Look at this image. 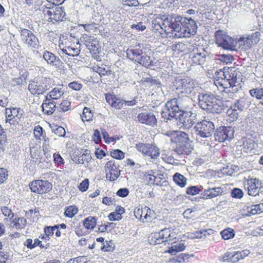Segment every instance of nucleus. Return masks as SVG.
<instances>
[{
    "label": "nucleus",
    "instance_id": "obj_1",
    "mask_svg": "<svg viewBox=\"0 0 263 263\" xmlns=\"http://www.w3.org/2000/svg\"><path fill=\"white\" fill-rule=\"evenodd\" d=\"M166 35L176 38L187 37L196 32L197 24L191 18L182 17L177 14L164 15Z\"/></svg>",
    "mask_w": 263,
    "mask_h": 263
},
{
    "label": "nucleus",
    "instance_id": "obj_2",
    "mask_svg": "<svg viewBox=\"0 0 263 263\" xmlns=\"http://www.w3.org/2000/svg\"><path fill=\"white\" fill-rule=\"evenodd\" d=\"M219 78L224 80L221 84L227 92L235 93L242 87L241 73L234 67L217 71Z\"/></svg>",
    "mask_w": 263,
    "mask_h": 263
},
{
    "label": "nucleus",
    "instance_id": "obj_3",
    "mask_svg": "<svg viewBox=\"0 0 263 263\" xmlns=\"http://www.w3.org/2000/svg\"><path fill=\"white\" fill-rule=\"evenodd\" d=\"M198 100L199 107L209 113L220 114L224 109L223 103L212 93H200Z\"/></svg>",
    "mask_w": 263,
    "mask_h": 263
},
{
    "label": "nucleus",
    "instance_id": "obj_4",
    "mask_svg": "<svg viewBox=\"0 0 263 263\" xmlns=\"http://www.w3.org/2000/svg\"><path fill=\"white\" fill-rule=\"evenodd\" d=\"M176 147L175 152L178 155H189L193 150V146L188 134L179 132L175 138Z\"/></svg>",
    "mask_w": 263,
    "mask_h": 263
},
{
    "label": "nucleus",
    "instance_id": "obj_5",
    "mask_svg": "<svg viewBox=\"0 0 263 263\" xmlns=\"http://www.w3.org/2000/svg\"><path fill=\"white\" fill-rule=\"evenodd\" d=\"M215 128L213 122L206 120L197 123L193 127L197 135L203 138H210L214 132Z\"/></svg>",
    "mask_w": 263,
    "mask_h": 263
},
{
    "label": "nucleus",
    "instance_id": "obj_6",
    "mask_svg": "<svg viewBox=\"0 0 263 263\" xmlns=\"http://www.w3.org/2000/svg\"><path fill=\"white\" fill-rule=\"evenodd\" d=\"M165 111L163 112V117H166L167 119L171 120L173 119L177 120V116L182 111L180 109L178 100L174 98L167 102L164 108Z\"/></svg>",
    "mask_w": 263,
    "mask_h": 263
},
{
    "label": "nucleus",
    "instance_id": "obj_7",
    "mask_svg": "<svg viewBox=\"0 0 263 263\" xmlns=\"http://www.w3.org/2000/svg\"><path fill=\"white\" fill-rule=\"evenodd\" d=\"M190 57L194 64L199 65H204L207 60L210 59L208 52L202 46L194 49Z\"/></svg>",
    "mask_w": 263,
    "mask_h": 263
},
{
    "label": "nucleus",
    "instance_id": "obj_8",
    "mask_svg": "<svg viewBox=\"0 0 263 263\" xmlns=\"http://www.w3.org/2000/svg\"><path fill=\"white\" fill-rule=\"evenodd\" d=\"M216 44L223 49L232 50L234 47V40L226 34L225 32L218 30L215 33Z\"/></svg>",
    "mask_w": 263,
    "mask_h": 263
},
{
    "label": "nucleus",
    "instance_id": "obj_9",
    "mask_svg": "<svg viewBox=\"0 0 263 263\" xmlns=\"http://www.w3.org/2000/svg\"><path fill=\"white\" fill-rule=\"evenodd\" d=\"M234 132V128L233 127L220 126L214 133L215 140L219 142H224L233 138Z\"/></svg>",
    "mask_w": 263,
    "mask_h": 263
},
{
    "label": "nucleus",
    "instance_id": "obj_10",
    "mask_svg": "<svg viewBox=\"0 0 263 263\" xmlns=\"http://www.w3.org/2000/svg\"><path fill=\"white\" fill-rule=\"evenodd\" d=\"M31 191L39 194L47 193L52 189V184L48 181L43 180H36L29 183Z\"/></svg>",
    "mask_w": 263,
    "mask_h": 263
},
{
    "label": "nucleus",
    "instance_id": "obj_11",
    "mask_svg": "<svg viewBox=\"0 0 263 263\" xmlns=\"http://www.w3.org/2000/svg\"><path fill=\"white\" fill-rule=\"evenodd\" d=\"M156 240L155 243L160 244L164 242H168L176 238L175 232H172L171 229L165 228L158 233H155L153 236Z\"/></svg>",
    "mask_w": 263,
    "mask_h": 263
},
{
    "label": "nucleus",
    "instance_id": "obj_12",
    "mask_svg": "<svg viewBox=\"0 0 263 263\" xmlns=\"http://www.w3.org/2000/svg\"><path fill=\"white\" fill-rule=\"evenodd\" d=\"M21 37L24 43L34 48H37L40 46L38 39L30 30L24 29L21 30Z\"/></svg>",
    "mask_w": 263,
    "mask_h": 263
},
{
    "label": "nucleus",
    "instance_id": "obj_13",
    "mask_svg": "<svg viewBox=\"0 0 263 263\" xmlns=\"http://www.w3.org/2000/svg\"><path fill=\"white\" fill-rule=\"evenodd\" d=\"M261 182L256 178L248 179L245 183V186L248 189V194L250 196H256L259 195Z\"/></svg>",
    "mask_w": 263,
    "mask_h": 263
},
{
    "label": "nucleus",
    "instance_id": "obj_14",
    "mask_svg": "<svg viewBox=\"0 0 263 263\" xmlns=\"http://www.w3.org/2000/svg\"><path fill=\"white\" fill-rule=\"evenodd\" d=\"M47 86L41 81L30 82L28 89L32 95H42L47 90Z\"/></svg>",
    "mask_w": 263,
    "mask_h": 263
},
{
    "label": "nucleus",
    "instance_id": "obj_15",
    "mask_svg": "<svg viewBox=\"0 0 263 263\" xmlns=\"http://www.w3.org/2000/svg\"><path fill=\"white\" fill-rule=\"evenodd\" d=\"M223 191L220 187H209L204 190L201 194V198L203 199H212L222 195Z\"/></svg>",
    "mask_w": 263,
    "mask_h": 263
},
{
    "label": "nucleus",
    "instance_id": "obj_16",
    "mask_svg": "<svg viewBox=\"0 0 263 263\" xmlns=\"http://www.w3.org/2000/svg\"><path fill=\"white\" fill-rule=\"evenodd\" d=\"M43 58L47 63L50 65L55 66L58 68L63 67V63L62 61L59 58L55 57L53 53L49 51H44L43 54Z\"/></svg>",
    "mask_w": 263,
    "mask_h": 263
},
{
    "label": "nucleus",
    "instance_id": "obj_17",
    "mask_svg": "<svg viewBox=\"0 0 263 263\" xmlns=\"http://www.w3.org/2000/svg\"><path fill=\"white\" fill-rule=\"evenodd\" d=\"M137 119L139 122L152 126H154L157 123L155 116L152 113H140L137 116Z\"/></svg>",
    "mask_w": 263,
    "mask_h": 263
},
{
    "label": "nucleus",
    "instance_id": "obj_18",
    "mask_svg": "<svg viewBox=\"0 0 263 263\" xmlns=\"http://www.w3.org/2000/svg\"><path fill=\"white\" fill-rule=\"evenodd\" d=\"M119 166L115 163L114 160L108 161L105 165V169L109 171V180L114 181L118 179L120 175V171H118Z\"/></svg>",
    "mask_w": 263,
    "mask_h": 263
},
{
    "label": "nucleus",
    "instance_id": "obj_19",
    "mask_svg": "<svg viewBox=\"0 0 263 263\" xmlns=\"http://www.w3.org/2000/svg\"><path fill=\"white\" fill-rule=\"evenodd\" d=\"M43 112L47 115H52L55 111L56 103L52 99L46 97L42 105Z\"/></svg>",
    "mask_w": 263,
    "mask_h": 263
},
{
    "label": "nucleus",
    "instance_id": "obj_20",
    "mask_svg": "<svg viewBox=\"0 0 263 263\" xmlns=\"http://www.w3.org/2000/svg\"><path fill=\"white\" fill-rule=\"evenodd\" d=\"M177 84L178 87L182 89V92L190 94L194 89V82L189 78L180 79Z\"/></svg>",
    "mask_w": 263,
    "mask_h": 263
},
{
    "label": "nucleus",
    "instance_id": "obj_21",
    "mask_svg": "<svg viewBox=\"0 0 263 263\" xmlns=\"http://www.w3.org/2000/svg\"><path fill=\"white\" fill-rule=\"evenodd\" d=\"M105 99L109 104L117 109H120L123 106L124 103V100L117 97L115 95L106 94Z\"/></svg>",
    "mask_w": 263,
    "mask_h": 263
},
{
    "label": "nucleus",
    "instance_id": "obj_22",
    "mask_svg": "<svg viewBox=\"0 0 263 263\" xmlns=\"http://www.w3.org/2000/svg\"><path fill=\"white\" fill-rule=\"evenodd\" d=\"M152 27L155 32L163 34V32L166 34V26L164 24V15L162 18H156L152 21Z\"/></svg>",
    "mask_w": 263,
    "mask_h": 263
},
{
    "label": "nucleus",
    "instance_id": "obj_23",
    "mask_svg": "<svg viewBox=\"0 0 263 263\" xmlns=\"http://www.w3.org/2000/svg\"><path fill=\"white\" fill-rule=\"evenodd\" d=\"M191 116L189 112H182L177 116V119H179L180 123L182 124V126L189 128L195 123L193 120L190 118Z\"/></svg>",
    "mask_w": 263,
    "mask_h": 263
},
{
    "label": "nucleus",
    "instance_id": "obj_24",
    "mask_svg": "<svg viewBox=\"0 0 263 263\" xmlns=\"http://www.w3.org/2000/svg\"><path fill=\"white\" fill-rule=\"evenodd\" d=\"M172 246L168 248V249L165 252L171 254L172 255H175L178 252L184 251L186 246L184 243L180 241H174L171 242Z\"/></svg>",
    "mask_w": 263,
    "mask_h": 263
},
{
    "label": "nucleus",
    "instance_id": "obj_25",
    "mask_svg": "<svg viewBox=\"0 0 263 263\" xmlns=\"http://www.w3.org/2000/svg\"><path fill=\"white\" fill-rule=\"evenodd\" d=\"M52 16H51V21L54 20L56 22L63 21V18L65 16V12L64 11L62 7H52Z\"/></svg>",
    "mask_w": 263,
    "mask_h": 263
},
{
    "label": "nucleus",
    "instance_id": "obj_26",
    "mask_svg": "<svg viewBox=\"0 0 263 263\" xmlns=\"http://www.w3.org/2000/svg\"><path fill=\"white\" fill-rule=\"evenodd\" d=\"M136 63L140 64L146 68H150L155 65L153 60L151 57L147 55L145 53H142Z\"/></svg>",
    "mask_w": 263,
    "mask_h": 263
},
{
    "label": "nucleus",
    "instance_id": "obj_27",
    "mask_svg": "<svg viewBox=\"0 0 263 263\" xmlns=\"http://www.w3.org/2000/svg\"><path fill=\"white\" fill-rule=\"evenodd\" d=\"M142 53V50L138 48L128 49L126 51L127 58L135 62L138 61V59Z\"/></svg>",
    "mask_w": 263,
    "mask_h": 263
},
{
    "label": "nucleus",
    "instance_id": "obj_28",
    "mask_svg": "<svg viewBox=\"0 0 263 263\" xmlns=\"http://www.w3.org/2000/svg\"><path fill=\"white\" fill-rule=\"evenodd\" d=\"M93 70L102 77V76H109L111 74L110 67L105 64H101L100 66H97L93 67Z\"/></svg>",
    "mask_w": 263,
    "mask_h": 263
},
{
    "label": "nucleus",
    "instance_id": "obj_29",
    "mask_svg": "<svg viewBox=\"0 0 263 263\" xmlns=\"http://www.w3.org/2000/svg\"><path fill=\"white\" fill-rule=\"evenodd\" d=\"M240 112L241 111L236 108V105H233L227 110V114L232 119L231 121H234L238 118Z\"/></svg>",
    "mask_w": 263,
    "mask_h": 263
},
{
    "label": "nucleus",
    "instance_id": "obj_30",
    "mask_svg": "<svg viewBox=\"0 0 263 263\" xmlns=\"http://www.w3.org/2000/svg\"><path fill=\"white\" fill-rule=\"evenodd\" d=\"M174 182L180 187H184L186 184V179L180 173H176L173 176Z\"/></svg>",
    "mask_w": 263,
    "mask_h": 263
},
{
    "label": "nucleus",
    "instance_id": "obj_31",
    "mask_svg": "<svg viewBox=\"0 0 263 263\" xmlns=\"http://www.w3.org/2000/svg\"><path fill=\"white\" fill-rule=\"evenodd\" d=\"M250 95L256 98L257 99L260 100V104L262 105L263 102V87L260 88H254L249 91Z\"/></svg>",
    "mask_w": 263,
    "mask_h": 263
},
{
    "label": "nucleus",
    "instance_id": "obj_32",
    "mask_svg": "<svg viewBox=\"0 0 263 263\" xmlns=\"http://www.w3.org/2000/svg\"><path fill=\"white\" fill-rule=\"evenodd\" d=\"M249 101L246 97H242L236 101L234 105H236L237 108L241 111H243L246 108L249 106Z\"/></svg>",
    "mask_w": 263,
    "mask_h": 263
},
{
    "label": "nucleus",
    "instance_id": "obj_33",
    "mask_svg": "<svg viewBox=\"0 0 263 263\" xmlns=\"http://www.w3.org/2000/svg\"><path fill=\"white\" fill-rule=\"evenodd\" d=\"M91 159V156L88 153L83 154L80 156L74 157L73 160L77 164H84L85 162H88Z\"/></svg>",
    "mask_w": 263,
    "mask_h": 263
},
{
    "label": "nucleus",
    "instance_id": "obj_34",
    "mask_svg": "<svg viewBox=\"0 0 263 263\" xmlns=\"http://www.w3.org/2000/svg\"><path fill=\"white\" fill-rule=\"evenodd\" d=\"M13 226L17 229H24L27 224V220L24 217L15 218L12 221Z\"/></svg>",
    "mask_w": 263,
    "mask_h": 263
},
{
    "label": "nucleus",
    "instance_id": "obj_35",
    "mask_svg": "<svg viewBox=\"0 0 263 263\" xmlns=\"http://www.w3.org/2000/svg\"><path fill=\"white\" fill-rule=\"evenodd\" d=\"M63 95V91L61 88H54L46 97H48V98L52 99L54 101V100H58Z\"/></svg>",
    "mask_w": 263,
    "mask_h": 263
},
{
    "label": "nucleus",
    "instance_id": "obj_36",
    "mask_svg": "<svg viewBox=\"0 0 263 263\" xmlns=\"http://www.w3.org/2000/svg\"><path fill=\"white\" fill-rule=\"evenodd\" d=\"M263 212V203L253 205L250 210L248 211V215L259 214Z\"/></svg>",
    "mask_w": 263,
    "mask_h": 263
},
{
    "label": "nucleus",
    "instance_id": "obj_37",
    "mask_svg": "<svg viewBox=\"0 0 263 263\" xmlns=\"http://www.w3.org/2000/svg\"><path fill=\"white\" fill-rule=\"evenodd\" d=\"M240 260L237 252H235L233 254L230 253H227L224 257V261H228L232 263H236Z\"/></svg>",
    "mask_w": 263,
    "mask_h": 263
},
{
    "label": "nucleus",
    "instance_id": "obj_38",
    "mask_svg": "<svg viewBox=\"0 0 263 263\" xmlns=\"http://www.w3.org/2000/svg\"><path fill=\"white\" fill-rule=\"evenodd\" d=\"M145 155L150 156L152 158H156L159 155V149L154 145L148 146V149H146Z\"/></svg>",
    "mask_w": 263,
    "mask_h": 263
},
{
    "label": "nucleus",
    "instance_id": "obj_39",
    "mask_svg": "<svg viewBox=\"0 0 263 263\" xmlns=\"http://www.w3.org/2000/svg\"><path fill=\"white\" fill-rule=\"evenodd\" d=\"M78 209L76 205H70L65 208L64 215L66 217L72 218L78 213Z\"/></svg>",
    "mask_w": 263,
    "mask_h": 263
},
{
    "label": "nucleus",
    "instance_id": "obj_40",
    "mask_svg": "<svg viewBox=\"0 0 263 263\" xmlns=\"http://www.w3.org/2000/svg\"><path fill=\"white\" fill-rule=\"evenodd\" d=\"M84 227L87 229H92L96 225V219L95 217L86 218L83 222Z\"/></svg>",
    "mask_w": 263,
    "mask_h": 263
},
{
    "label": "nucleus",
    "instance_id": "obj_41",
    "mask_svg": "<svg viewBox=\"0 0 263 263\" xmlns=\"http://www.w3.org/2000/svg\"><path fill=\"white\" fill-rule=\"evenodd\" d=\"M221 236L224 240L233 238L235 236L234 230L232 228H228L223 230L220 233Z\"/></svg>",
    "mask_w": 263,
    "mask_h": 263
},
{
    "label": "nucleus",
    "instance_id": "obj_42",
    "mask_svg": "<svg viewBox=\"0 0 263 263\" xmlns=\"http://www.w3.org/2000/svg\"><path fill=\"white\" fill-rule=\"evenodd\" d=\"M189 44H186L182 42H179L172 46L173 49L175 51L178 52H186L187 51V46Z\"/></svg>",
    "mask_w": 263,
    "mask_h": 263
},
{
    "label": "nucleus",
    "instance_id": "obj_43",
    "mask_svg": "<svg viewBox=\"0 0 263 263\" xmlns=\"http://www.w3.org/2000/svg\"><path fill=\"white\" fill-rule=\"evenodd\" d=\"M92 113L89 108L85 107L83 109V114L81 116L82 120L83 121H88L91 120Z\"/></svg>",
    "mask_w": 263,
    "mask_h": 263
},
{
    "label": "nucleus",
    "instance_id": "obj_44",
    "mask_svg": "<svg viewBox=\"0 0 263 263\" xmlns=\"http://www.w3.org/2000/svg\"><path fill=\"white\" fill-rule=\"evenodd\" d=\"M200 187L201 189L198 186H191L188 187L186 190V193L192 196L196 195L203 189V187L201 186H200Z\"/></svg>",
    "mask_w": 263,
    "mask_h": 263
},
{
    "label": "nucleus",
    "instance_id": "obj_45",
    "mask_svg": "<svg viewBox=\"0 0 263 263\" xmlns=\"http://www.w3.org/2000/svg\"><path fill=\"white\" fill-rule=\"evenodd\" d=\"M34 134L35 137H38L41 139L42 137L43 139L44 140L45 142H46L48 138L46 139L45 135L44 134V130L40 126H37L35 127L34 130Z\"/></svg>",
    "mask_w": 263,
    "mask_h": 263
},
{
    "label": "nucleus",
    "instance_id": "obj_46",
    "mask_svg": "<svg viewBox=\"0 0 263 263\" xmlns=\"http://www.w3.org/2000/svg\"><path fill=\"white\" fill-rule=\"evenodd\" d=\"M52 129L55 134L59 136V137H65L66 131L64 128H63L62 126L55 125Z\"/></svg>",
    "mask_w": 263,
    "mask_h": 263
},
{
    "label": "nucleus",
    "instance_id": "obj_47",
    "mask_svg": "<svg viewBox=\"0 0 263 263\" xmlns=\"http://www.w3.org/2000/svg\"><path fill=\"white\" fill-rule=\"evenodd\" d=\"M111 156L116 159L121 160L124 158V153L120 149H114L111 152Z\"/></svg>",
    "mask_w": 263,
    "mask_h": 263
},
{
    "label": "nucleus",
    "instance_id": "obj_48",
    "mask_svg": "<svg viewBox=\"0 0 263 263\" xmlns=\"http://www.w3.org/2000/svg\"><path fill=\"white\" fill-rule=\"evenodd\" d=\"M102 250L106 252L112 251L114 249V245L111 241H106V244L102 243L101 246Z\"/></svg>",
    "mask_w": 263,
    "mask_h": 263
},
{
    "label": "nucleus",
    "instance_id": "obj_49",
    "mask_svg": "<svg viewBox=\"0 0 263 263\" xmlns=\"http://www.w3.org/2000/svg\"><path fill=\"white\" fill-rule=\"evenodd\" d=\"M247 36L250 38V40H251L252 43H254V45H256L260 41V33L259 31H256L255 32Z\"/></svg>",
    "mask_w": 263,
    "mask_h": 263
},
{
    "label": "nucleus",
    "instance_id": "obj_50",
    "mask_svg": "<svg viewBox=\"0 0 263 263\" xmlns=\"http://www.w3.org/2000/svg\"><path fill=\"white\" fill-rule=\"evenodd\" d=\"M239 41L243 42L245 49H250L254 45V43H252L251 40H250V38L248 36L247 37L240 38Z\"/></svg>",
    "mask_w": 263,
    "mask_h": 263
},
{
    "label": "nucleus",
    "instance_id": "obj_51",
    "mask_svg": "<svg viewBox=\"0 0 263 263\" xmlns=\"http://www.w3.org/2000/svg\"><path fill=\"white\" fill-rule=\"evenodd\" d=\"M101 133L103 136V138L104 139L106 143H115L116 141V140L115 138L112 137H109V134L104 129H101Z\"/></svg>",
    "mask_w": 263,
    "mask_h": 263
},
{
    "label": "nucleus",
    "instance_id": "obj_52",
    "mask_svg": "<svg viewBox=\"0 0 263 263\" xmlns=\"http://www.w3.org/2000/svg\"><path fill=\"white\" fill-rule=\"evenodd\" d=\"M243 195L242 191L239 188H234L231 192V196L233 198L240 199L243 197Z\"/></svg>",
    "mask_w": 263,
    "mask_h": 263
},
{
    "label": "nucleus",
    "instance_id": "obj_53",
    "mask_svg": "<svg viewBox=\"0 0 263 263\" xmlns=\"http://www.w3.org/2000/svg\"><path fill=\"white\" fill-rule=\"evenodd\" d=\"M242 146L241 151L248 153L253 149L254 144L250 141H246L243 142Z\"/></svg>",
    "mask_w": 263,
    "mask_h": 263
},
{
    "label": "nucleus",
    "instance_id": "obj_54",
    "mask_svg": "<svg viewBox=\"0 0 263 263\" xmlns=\"http://www.w3.org/2000/svg\"><path fill=\"white\" fill-rule=\"evenodd\" d=\"M52 7H42V12L44 14L45 18L46 20H50L52 16Z\"/></svg>",
    "mask_w": 263,
    "mask_h": 263
},
{
    "label": "nucleus",
    "instance_id": "obj_55",
    "mask_svg": "<svg viewBox=\"0 0 263 263\" xmlns=\"http://www.w3.org/2000/svg\"><path fill=\"white\" fill-rule=\"evenodd\" d=\"M1 211L5 216L8 217L10 219H12L14 216V214L12 212L11 210L7 206L2 207Z\"/></svg>",
    "mask_w": 263,
    "mask_h": 263
},
{
    "label": "nucleus",
    "instance_id": "obj_56",
    "mask_svg": "<svg viewBox=\"0 0 263 263\" xmlns=\"http://www.w3.org/2000/svg\"><path fill=\"white\" fill-rule=\"evenodd\" d=\"M219 60L227 64L231 63L233 62L234 58L233 57L231 54H222L220 55Z\"/></svg>",
    "mask_w": 263,
    "mask_h": 263
},
{
    "label": "nucleus",
    "instance_id": "obj_57",
    "mask_svg": "<svg viewBox=\"0 0 263 263\" xmlns=\"http://www.w3.org/2000/svg\"><path fill=\"white\" fill-rule=\"evenodd\" d=\"M154 174L155 173L152 170L146 173L145 177L148 183L153 184L155 182V177L156 175Z\"/></svg>",
    "mask_w": 263,
    "mask_h": 263
},
{
    "label": "nucleus",
    "instance_id": "obj_58",
    "mask_svg": "<svg viewBox=\"0 0 263 263\" xmlns=\"http://www.w3.org/2000/svg\"><path fill=\"white\" fill-rule=\"evenodd\" d=\"M56 229H57V227L55 225L53 227L46 226L44 228V232L47 236H52Z\"/></svg>",
    "mask_w": 263,
    "mask_h": 263
},
{
    "label": "nucleus",
    "instance_id": "obj_59",
    "mask_svg": "<svg viewBox=\"0 0 263 263\" xmlns=\"http://www.w3.org/2000/svg\"><path fill=\"white\" fill-rule=\"evenodd\" d=\"M7 170L4 168H0V184L3 183L8 177Z\"/></svg>",
    "mask_w": 263,
    "mask_h": 263
},
{
    "label": "nucleus",
    "instance_id": "obj_60",
    "mask_svg": "<svg viewBox=\"0 0 263 263\" xmlns=\"http://www.w3.org/2000/svg\"><path fill=\"white\" fill-rule=\"evenodd\" d=\"M71 102L68 100H64L60 104V108L63 111H66L70 109Z\"/></svg>",
    "mask_w": 263,
    "mask_h": 263
},
{
    "label": "nucleus",
    "instance_id": "obj_61",
    "mask_svg": "<svg viewBox=\"0 0 263 263\" xmlns=\"http://www.w3.org/2000/svg\"><path fill=\"white\" fill-rule=\"evenodd\" d=\"M10 111H11L10 117L13 118V119L15 118H20L22 115V114L20 113L19 108H10Z\"/></svg>",
    "mask_w": 263,
    "mask_h": 263
},
{
    "label": "nucleus",
    "instance_id": "obj_62",
    "mask_svg": "<svg viewBox=\"0 0 263 263\" xmlns=\"http://www.w3.org/2000/svg\"><path fill=\"white\" fill-rule=\"evenodd\" d=\"M89 186V181L88 179H86L83 180L79 185V189L82 192L86 191Z\"/></svg>",
    "mask_w": 263,
    "mask_h": 263
},
{
    "label": "nucleus",
    "instance_id": "obj_63",
    "mask_svg": "<svg viewBox=\"0 0 263 263\" xmlns=\"http://www.w3.org/2000/svg\"><path fill=\"white\" fill-rule=\"evenodd\" d=\"M116 194L121 197H125L129 194V191L127 188H121L117 192Z\"/></svg>",
    "mask_w": 263,
    "mask_h": 263
},
{
    "label": "nucleus",
    "instance_id": "obj_64",
    "mask_svg": "<svg viewBox=\"0 0 263 263\" xmlns=\"http://www.w3.org/2000/svg\"><path fill=\"white\" fill-rule=\"evenodd\" d=\"M30 155L32 158H35L36 160L40 159L39 151L34 147L30 148Z\"/></svg>",
    "mask_w": 263,
    "mask_h": 263
}]
</instances>
